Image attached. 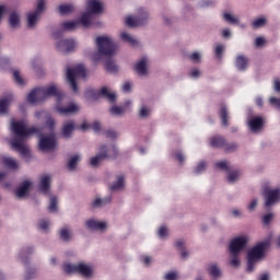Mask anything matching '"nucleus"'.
<instances>
[{
    "mask_svg": "<svg viewBox=\"0 0 280 280\" xmlns=\"http://www.w3.org/2000/svg\"><path fill=\"white\" fill-rule=\"evenodd\" d=\"M80 160H81L80 155H73L72 158H70L68 162V170L74 171Z\"/></svg>",
    "mask_w": 280,
    "mask_h": 280,
    "instance_id": "obj_33",
    "label": "nucleus"
},
{
    "mask_svg": "<svg viewBox=\"0 0 280 280\" xmlns=\"http://www.w3.org/2000/svg\"><path fill=\"white\" fill-rule=\"evenodd\" d=\"M237 178H240V172L237 171H234V172H231L228 176V182L230 183H235V180H237Z\"/></svg>",
    "mask_w": 280,
    "mask_h": 280,
    "instance_id": "obj_44",
    "label": "nucleus"
},
{
    "mask_svg": "<svg viewBox=\"0 0 280 280\" xmlns=\"http://www.w3.org/2000/svg\"><path fill=\"white\" fill-rule=\"evenodd\" d=\"M266 25V19L264 18H258L253 22V27L254 28H259Z\"/></svg>",
    "mask_w": 280,
    "mask_h": 280,
    "instance_id": "obj_42",
    "label": "nucleus"
},
{
    "mask_svg": "<svg viewBox=\"0 0 280 280\" xmlns=\"http://www.w3.org/2000/svg\"><path fill=\"white\" fill-rule=\"evenodd\" d=\"M189 59H190L191 61H194V62H200V60H201V55H200V52L195 51V52H192L191 55H189Z\"/></svg>",
    "mask_w": 280,
    "mask_h": 280,
    "instance_id": "obj_47",
    "label": "nucleus"
},
{
    "mask_svg": "<svg viewBox=\"0 0 280 280\" xmlns=\"http://www.w3.org/2000/svg\"><path fill=\"white\" fill-rule=\"evenodd\" d=\"M32 186V183L28 180L23 182L15 191L18 198H23L28 195V190Z\"/></svg>",
    "mask_w": 280,
    "mask_h": 280,
    "instance_id": "obj_18",
    "label": "nucleus"
},
{
    "mask_svg": "<svg viewBox=\"0 0 280 280\" xmlns=\"http://www.w3.org/2000/svg\"><path fill=\"white\" fill-rule=\"evenodd\" d=\"M62 269L67 275L80 273L85 278H90L93 273L91 267L84 264H79V265L66 264L63 265Z\"/></svg>",
    "mask_w": 280,
    "mask_h": 280,
    "instance_id": "obj_9",
    "label": "nucleus"
},
{
    "mask_svg": "<svg viewBox=\"0 0 280 280\" xmlns=\"http://www.w3.org/2000/svg\"><path fill=\"white\" fill-rule=\"evenodd\" d=\"M149 19V13L143 9H139V16L133 18V16H127L126 18V25L129 27H138L142 26L147 23Z\"/></svg>",
    "mask_w": 280,
    "mask_h": 280,
    "instance_id": "obj_11",
    "label": "nucleus"
},
{
    "mask_svg": "<svg viewBox=\"0 0 280 280\" xmlns=\"http://www.w3.org/2000/svg\"><path fill=\"white\" fill-rule=\"evenodd\" d=\"M165 280H177V273L171 272L165 276Z\"/></svg>",
    "mask_w": 280,
    "mask_h": 280,
    "instance_id": "obj_59",
    "label": "nucleus"
},
{
    "mask_svg": "<svg viewBox=\"0 0 280 280\" xmlns=\"http://www.w3.org/2000/svg\"><path fill=\"white\" fill-rule=\"evenodd\" d=\"M96 46L98 52L93 55V61L97 62L102 59V56L113 57L117 50V44L109 36H97Z\"/></svg>",
    "mask_w": 280,
    "mask_h": 280,
    "instance_id": "obj_3",
    "label": "nucleus"
},
{
    "mask_svg": "<svg viewBox=\"0 0 280 280\" xmlns=\"http://www.w3.org/2000/svg\"><path fill=\"white\" fill-rule=\"evenodd\" d=\"M219 116H220L222 126L229 127V108L225 107L224 105H221Z\"/></svg>",
    "mask_w": 280,
    "mask_h": 280,
    "instance_id": "obj_23",
    "label": "nucleus"
},
{
    "mask_svg": "<svg viewBox=\"0 0 280 280\" xmlns=\"http://www.w3.org/2000/svg\"><path fill=\"white\" fill-rule=\"evenodd\" d=\"M175 159L180 163V164H184L185 162V155L184 153H182V151H177L175 153Z\"/></svg>",
    "mask_w": 280,
    "mask_h": 280,
    "instance_id": "obj_51",
    "label": "nucleus"
},
{
    "mask_svg": "<svg viewBox=\"0 0 280 280\" xmlns=\"http://www.w3.org/2000/svg\"><path fill=\"white\" fill-rule=\"evenodd\" d=\"M51 178L50 176L46 175L42 177L40 184H39V190L44 194H47L50 189Z\"/></svg>",
    "mask_w": 280,
    "mask_h": 280,
    "instance_id": "obj_24",
    "label": "nucleus"
},
{
    "mask_svg": "<svg viewBox=\"0 0 280 280\" xmlns=\"http://www.w3.org/2000/svg\"><path fill=\"white\" fill-rule=\"evenodd\" d=\"M46 125L49 127L50 130H54V128H55V120H54V118H48L46 120Z\"/></svg>",
    "mask_w": 280,
    "mask_h": 280,
    "instance_id": "obj_60",
    "label": "nucleus"
},
{
    "mask_svg": "<svg viewBox=\"0 0 280 280\" xmlns=\"http://www.w3.org/2000/svg\"><path fill=\"white\" fill-rule=\"evenodd\" d=\"M86 228L93 231H104L107 228V224L104 222H97L95 220H89L86 221Z\"/></svg>",
    "mask_w": 280,
    "mask_h": 280,
    "instance_id": "obj_21",
    "label": "nucleus"
},
{
    "mask_svg": "<svg viewBox=\"0 0 280 280\" xmlns=\"http://www.w3.org/2000/svg\"><path fill=\"white\" fill-rule=\"evenodd\" d=\"M13 79H14V82L20 85V86H23L24 85V79L22 78L21 73L19 70H14L13 71Z\"/></svg>",
    "mask_w": 280,
    "mask_h": 280,
    "instance_id": "obj_39",
    "label": "nucleus"
},
{
    "mask_svg": "<svg viewBox=\"0 0 280 280\" xmlns=\"http://www.w3.org/2000/svg\"><path fill=\"white\" fill-rule=\"evenodd\" d=\"M1 163L10 170L19 168V163L16 162V160H13V158H8L7 155H3L1 158Z\"/></svg>",
    "mask_w": 280,
    "mask_h": 280,
    "instance_id": "obj_22",
    "label": "nucleus"
},
{
    "mask_svg": "<svg viewBox=\"0 0 280 280\" xmlns=\"http://www.w3.org/2000/svg\"><path fill=\"white\" fill-rule=\"evenodd\" d=\"M246 244H248V238L246 237H236L232 240L230 243V253L231 255H240V252L246 247Z\"/></svg>",
    "mask_w": 280,
    "mask_h": 280,
    "instance_id": "obj_14",
    "label": "nucleus"
},
{
    "mask_svg": "<svg viewBox=\"0 0 280 280\" xmlns=\"http://www.w3.org/2000/svg\"><path fill=\"white\" fill-rule=\"evenodd\" d=\"M176 247L182 250V258L186 259L189 256V253L185 250V243L183 241H177Z\"/></svg>",
    "mask_w": 280,
    "mask_h": 280,
    "instance_id": "obj_38",
    "label": "nucleus"
},
{
    "mask_svg": "<svg viewBox=\"0 0 280 280\" xmlns=\"http://www.w3.org/2000/svg\"><path fill=\"white\" fill-rule=\"evenodd\" d=\"M91 128L93 129L94 132H101L102 130V125L98 121L93 122V125H91Z\"/></svg>",
    "mask_w": 280,
    "mask_h": 280,
    "instance_id": "obj_54",
    "label": "nucleus"
},
{
    "mask_svg": "<svg viewBox=\"0 0 280 280\" xmlns=\"http://www.w3.org/2000/svg\"><path fill=\"white\" fill-rule=\"evenodd\" d=\"M60 238L63 240V241H66V242H69L70 238H71L70 231L67 230V229H62V230L60 231Z\"/></svg>",
    "mask_w": 280,
    "mask_h": 280,
    "instance_id": "obj_41",
    "label": "nucleus"
},
{
    "mask_svg": "<svg viewBox=\"0 0 280 280\" xmlns=\"http://www.w3.org/2000/svg\"><path fill=\"white\" fill-rule=\"evenodd\" d=\"M40 151H52L57 148V140L55 136H46L39 140Z\"/></svg>",
    "mask_w": 280,
    "mask_h": 280,
    "instance_id": "obj_16",
    "label": "nucleus"
},
{
    "mask_svg": "<svg viewBox=\"0 0 280 280\" xmlns=\"http://www.w3.org/2000/svg\"><path fill=\"white\" fill-rule=\"evenodd\" d=\"M135 70L139 75H147L148 74V59L147 57H142L141 60H139L136 66Z\"/></svg>",
    "mask_w": 280,
    "mask_h": 280,
    "instance_id": "obj_17",
    "label": "nucleus"
},
{
    "mask_svg": "<svg viewBox=\"0 0 280 280\" xmlns=\"http://www.w3.org/2000/svg\"><path fill=\"white\" fill-rule=\"evenodd\" d=\"M80 24H82L80 21H65L60 24L61 28L63 31H74Z\"/></svg>",
    "mask_w": 280,
    "mask_h": 280,
    "instance_id": "obj_25",
    "label": "nucleus"
},
{
    "mask_svg": "<svg viewBox=\"0 0 280 280\" xmlns=\"http://www.w3.org/2000/svg\"><path fill=\"white\" fill-rule=\"evenodd\" d=\"M75 48H77V43L74 39L65 38V39H60L57 43V49L62 54L73 52Z\"/></svg>",
    "mask_w": 280,
    "mask_h": 280,
    "instance_id": "obj_15",
    "label": "nucleus"
},
{
    "mask_svg": "<svg viewBox=\"0 0 280 280\" xmlns=\"http://www.w3.org/2000/svg\"><path fill=\"white\" fill-rule=\"evenodd\" d=\"M73 130H74V122H67L62 127V136L65 138H70L72 132H73Z\"/></svg>",
    "mask_w": 280,
    "mask_h": 280,
    "instance_id": "obj_30",
    "label": "nucleus"
},
{
    "mask_svg": "<svg viewBox=\"0 0 280 280\" xmlns=\"http://www.w3.org/2000/svg\"><path fill=\"white\" fill-rule=\"evenodd\" d=\"M9 25L11 28H19L21 25L20 15L16 12H12L9 16Z\"/></svg>",
    "mask_w": 280,
    "mask_h": 280,
    "instance_id": "obj_26",
    "label": "nucleus"
},
{
    "mask_svg": "<svg viewBox=\"0 0 280 280\" xmlns=\"http://www.w3.org/2000/svg\"><path fill=\"white\" fill-rule=\"evenodd\" d=\"M10 102H11L10 98L0 100V115H5L8 113Z\"/></svg>",
    "mask_w": 280,
    "mask_h": 280,
    "instance_id": "obj_32",
    "label": "nucleus"
},
{
    "mask_svg": "<svg viewBox=\"0 0 280 280\" xmlns=\"http://www.w3.org/2000/svg\"><path fill=\"white\" fill-rule=\"evenodd\" d=\"M270 221H272V213L264 215L262 222H264L265 225L270 224Z\"/></svg>",
    "mask_w": 280,
    "mask_h": 280,
    "instance_id": "obj_56",
    "label": "nucleus"
},
{
    "mask_svg": "<svg viewBox=\"0 0 280 280\" xmlns=\"http://www.w3.org/2000/svg\"><path fill=\"white\" fill-rule=\"evenodd\" d=\"M268 247H270V241H265L247 253V272H253V270H255V264L257 260L264 258V255H266V248Z\"/></svg>",
    "mask_w": 280,
    "mask_h": 280,
    "instance_id": "obj_4",
    "label": "nucleus"
},
{
    "mask_svg": "<svg viewBox=\"0 0 280 280\" xmlns=\"http://www.w3.org/2000/svg\"><path fill=\"white\" fill-rule=\"evenodd\" d=\"M232 260L230 261V265L233 267H238L240 266V255H231Z\"/></svg>",
    "mask_w": 280,
    "mask_h": 280,
    "instance_id": "obj_49",
    "label": "nucleus"
},
{
    "mask_svg": "<svg viewBox=\"0 0 280 280\" xmlns=\"http://www.w3.org/2000/svg\"><path fill=\"white\" fill-rule=\"evenodd\" d=\"M249 128L252 131L261 130V128H264V118H260V116L252 118V120H249Z\"/></svg>",
    "mask_w": 280,
    "mask_h": 280,
    "instance_id": "obj_20",
    "label": "nucleus"
},
{
    "mask_svg": "<svg viewBox=\"0 0 280 280\" xmlns=\"http://www.w3.org/2000/svg\"><path fill=\"white\" fill-rule=\"evenodd\" d=\"M222 52H224V45L219 44L215 46L214 54L218 59H222Z\"/></svg>",
    "mask_w": 280,
    "mask_h": 280,
    "instance_id": "obj_43",
    "label": "nucleus"
},
{
    "mask_svg": "<svg viewBox=\"0 0 280 280\" xmlns=\"http://www.w3.org/2000/svg\"><path fill=\"white\" fill-rule=\"evenodd\" d=\"M206 170H207V162H199V164L196 166L195 172L196 174H200Z\"/></svg>",
    "mask_w": 280,
    "mask_h": 280,
    "instance_id": "obj_46",
    "label": "nucleus"
},
{
    "mask_svg": "<svg viewBox=\"0 0 280 280\" xmlns=\"http://www.w3.org/2000/svg\"><path fill=\"white\" fill-rule=\"evenodd\" d=\"M122 91H124L125 93H128V92L131 91V83H130L129 81H127L126 83H124V85H122Z\"/></svg>",
    "mask_w": 280,
    "mask_h": 280,
    "instance_id": "obj_58",
    "label": "nucleus"
},
{
    "mask_svg": "<svg viewBox=\"0 0 280 280\" xmlns=\"http://www.w3.org/2000/svg\"><path fill=\"white\" fill-rule=\"evenodd\" d=\"M273 89H275L276 92L280 93V80H279V78L275 79Z\"/></svg>",
    "mask_w": 280,
    "mask_h": 280,
    "instance_id": "obj_61",
    "label": "nucleus"
},
{
    "mask_svg": "<svg viewBox=\"0 0 280 280\" xmlns=\"http://www.w3.org/2000/svg\"><path fill=\"white\" fill-rule=\"evenodd\" d=\"M105 136H106V138H109V139H116L117 138V133L115 131H112V130L105 131Z\"/></svg>",
    "mask_w": 280,
    "mask_h": 280,
    "instance_id": "obj_57",
    "label": "nucleus"
},
{
    "mask_svg": "<svg viewBox=\"0 0 280 280\" xmlns=\"http://www.w3.org/2000/svg\"><path fill=\"white\" fill-rule=\"evenodd\" d=\"M266 44V38L264 37H256L255 45L256 47H262Z\"/></svg>",
    "mask_w": 280,
    "mask_h": 280,
    "instance_id": "obj_55",
    "label": "nucleus"
},
{
    "mask_svg": "<svg viewBox=\"0 0 280 280\" xmlns=\"http://www.w3.org/2000/svg\"><path fill=\"white\" fill-rule=\"evenodd\" d=\"M105 69L109 73L118 72V66L115 63V61L113 59H107L105 61Z\"/></svg>",
    "mask_w": 280,
    "mask_h": 280,
    "instance_id": "obj_31",
    "label": "nucleus"
},
{
    "mask_svg": "<svg viewBox=\"0 0 280 280\" xmlns=\"http://www.w3.org/2000/svg\"><path fill=\"white\" fill-rule=\"evenodd\" d=\"M75 10L74 5L69 3V4H60L58 7V11L60 15H69L73 13Z\"/></svg>",
    "mask_w": 280,
    "mask_h": 280,
    "instance_id": "obj_27",
    "label": "nucleus"
},
{
    "mask_svg": "<svg viewBox=\"0 0 280 280\" xmlns=\"http://www.w3.org/2000/svg\"><path fill=\"white\" fill-rule=\"evenodd\" d=\"M214 166L221 171H229V162L225 161L217 162Z\"/></svg>",
    "mask_w": 280,
    "mask_h": 280,
    "instance_id": "obj_45",
    "label": "nucleus"
},
{
    "mask_svg": "<svg viewBox=\"0 0 280 280\" xmlns=\"http://www.w3.org/2000/svg\"><path fill=\"white\" fill-rule=\"evenodd\" d=\"M44 10H45V0H38L36 10L27 14V26L30 28H33L36 26V23Z\"/></svg>",
    "mask_w": 280,
    "mask_h": 280,
    "instance_id": "obj_12",
    "label": "nucleus"
},
{
    "mask_svg": "<svg viewBox=\"0 0 280 280\" xmlns=\"http://www.w3.org/2000/svg\"><path fill=\"white\" fill-rule=\"evenodd\" d=\"M235 65L240 71H246L248 69V57L238 55L235 59Z\"/></svg>",
    "mask_w": 280,
    "mask_h": 280,
    "instance_id": "obj_19",
    "label": "nucleus"
},
{
    "mask_svg": "<svg viewBox=\"0 0 280 280\" xmlns=\"http://www.w3.org/2000/svg\"><path fill=\"white\" fill-rule=\"evenodd\" d=\"M48 211L54 213L58 211V199L57 197H50Z\"/></svg>",
    "mask_w": 280,
    "mask_h": 280,
    "instance_id": "obj_36",
    "label": "nucleus"
},
{
    "mask_svg": "<svg viewBox=\"0 0 280 280\" xmlns=\"http://www.w3.org/2000/svg\"><path fill=\"white\" fill-rule=\"evenodd\" d=\"M223 18H224V20H225L228 23H230V24H232V25H238V24H240V19H237L236 16H234V15L231 14V13H224V14H223Z\"/></svg>",
    "mask_w": 280,
    "mask_h": 280,
    "instance_id": "obj_34",
    "label": "nucleus"
},
{
    "mask_svg": "<svg viewBox=\"0 0 280 280\" xmlns=\"http://www.w3.org/2000/svg\"><path fill=\"white\" fill-rule=\"evenodd\" d=\"M38 228H39V230H42V231H47V230L49 229V222L46 221V220H42V221H39V223H38Z\"/></svg>",
    "mask_w": 280,
    "mask_h": 280,
    "instance_id": "obj_50",
    "label": "nucleus"
},
{
    "mask_svg": "<svg viewBox=\"0 0 280 280\" xmlns=\"http://www.w3.org/2000/svg\"><path fill=\"white\" fill-rule=\"evenodd\" d=\"M120 38L122 42L128 43L131 46H137L138 45V40L136 38H133L129 33L127 32H122L120 34Z\"/></svg>",
    "mask_w": 280,
    "mask_h": 280,
    "instance_id": "obj_29",
    "label": "nucleus"
},
{
    "mask_svg": "<svg viewBox=\"0 0 280 280\" xmlns=\"http://www.w3.org/2000/svg\"><path fill=\"white\" fill-rule=\"evenodd\" d=\"M125 188V176L120 175L117 177V182L110 186L112 191L121 190Z\"/></svg>",
    "mask_w": 280,
    "mask_h": 280,
    "instance_id": "obj_28",
    "label": "nucleus"
},
{
    "mask_svg": "<svg viewBox=\"0 0 280 280\" xmlns=\"http://www.w3.org/2000/svg\"><path fill=\"white\" fill-rule=\"evenodd\" d=\"M85 95L88 97H92V96H101L104 97L106 100H108L109 103L115 104L117 101V95L114 94L113 92H109L108 88H103L100 90V92H95V90H86Z\"/></svg>",
    "mask_w": 280,
    "mask_h": 280,
    "instance_id": "obj_13",
    "label": "nucleus"
},
{
    "mask_svg": "<svg viewBox=\"0 0 280 280\" xmlns=\"http://www.w3.org/2000/svg\"><path fill=\"white\" fill-rule=\"evenodd\" d=\"M92 128V125H89V122H82V125H80V129L82 131L89 130Z\"/></svg>",
    "mask_w": 280,
    "mask_h": 280,
    "instance_id": "obj_63",
    "label": "nucleus"
},
{
    "mask_svg": "<svg viewBox=\"0 0 280 280\" xmlns=\"http://www.w3.org/2000/svg\"><path fill=\"white\" fill-rule=\"evenodd\" d=\"M210 145L214 149L224 148L226 152H234L237 150V144H229L224 136H212V138H210Z\"/></svg>",
    "mask_w": 280,
    "mask_h": 280,
    "instance_id": "obj_10",
    "label": "nucleus"
},
{
    "mask_svg": "<svg viewBox=\"0 0 280 280\" xmlns=\"http://www.w3.org/2000/svg\"><path fill=\"white\" fill-rule=\"evenodd\" d=\"M11 130L18 137L11 140V147L18 151L24 159H31V151L24 139L39 132L37 127H27L24 120H11Z\"/></svg>",
    "mask_w": 280,
    "mask_h": 280,
    "instance_id": "obj_2",
    "label": "nucleus"
},
{
    "mask_svg": "<svg viewBox=\"0 0 280 280\" xmlns=\"http://www.w3.org/2000/svg\"><path fill=\"white\" fill-rule=\"evenodd\" d=\"M49 96H54L57 100L56 112L60 115H72L80 110L79 105L71 103L67 107H61L60 103L65 97L62 90H58L56 85H49L48 88H34L27 95V102L30 104H38L47 100Z\"/></svg>",
    "mask_w": 280,
    "mask_h": 280,
    "instance_id": "obj_1",
    "label": "nucleus"
},
{
    "mask_svg": "<svg viewBox=\"0 0 280 280\" xmlns=\"http://www.w3.org/2000/svg\"><path fill=\"white\" fill-rule=\"evenodd\" d=\"M269 103L272 106H276L277 108H280V98H277L275 96H271V98H269Z\"/></svg>",
    "mask_w": 280,
    "mask_h": 280,
    "instance_id": "obj_52",
    "label": "nucleus"
},
{
    "mask_svg": "<svg viewBox=\"0 0 280 280\" xmlns=\"http://www.w3.org/2000/svg\"><path fill=\"white\" fill-rule=\"evenodd\" d=\"M103 3L97 0H90L88 2V12L83 13L80 18V23L83 27L89 28L93 25V14L103 13Z\"/></svg>",
    "mask_w": 280,
    "mask_h": 280,
    "instance_id": "obj_5",
    "label": "nucleus"
},
{
    "mask_svg": "<svg viewBox=\"0 0 280 280\" xmlns=\"http://www.w3.org/2000/svg\"><path fill=\"white\" fill-rule=\"evenodd\" d=\"M256 208H257V200L254 199V200L250 202V205L248 206V210H249V211H253V210H255Z\"/></svg>",
    "mask_w": 280,
    "mask_h": 280,
    "instance_id": "obj_64",
    "label": "nucleus"
},
{
    "mask_svg": "<svg viewBox=\"0 0 280 280\" xmlns=\"http://www.w3.org/2000/svg\"><path fill=\"white\" fill-rule=\"evenodd\" d=\"M139 115L142 118L149 117L150 109H148V107H141Z\"/></svg>",
    "mask_w": 280,
    "mask_h": 280,
    "instance_id": "obj_53",
    "label": "nucleus"
},
{
    "mask_svg": "<svg viewBox=\"0 0 280 280\" xmlns=\"http://www.w3.org/2000/svg\"><path fill=\"white\" fill-rule=\"evenodd\" d=\"M86 78V69L84 65H77L73 68H68L67 69V80L72 89L73 92H78V83H77V78Z\"/></svg>",
    "mask_w": 280,
    "mask_h": 280,
    "instance_id": "obj_7",
    "label": "nucleus"
},
{
    "mask_svg": "<svg viewBox=\"0 0 280 280\" xmlns=\"http://www.w3.org/2000/svg\"><path fill=\"white\" fill-rule=\"evenodd\" d=\"M208 271H209L210 276H212L213 278L220 277V268H218L217 265H211L208 268Z\"/></svg>",
    "mask_w": 280,
    "mask_h": 280,
    "instance_id": "obj_40",
    "label": "nucleus"
},
{
    "mask_svg": "<svg viewBox=\"0 0 280 280\" xmlns=\"http://www.w3.org/2000/svg\"><path fill=\"white\" fill-rule=\"evenodd\" d=\"M126 112V107H118V105H114L110 107L109 113L115 116H120Z\"/></svg>",
    "mask_w": 280,
    "mask_h": 280,
    "instance_id": "obj_37",
    "label": "nucleus"
},
{
    "mask_svg": "<svg viewBox=\"0 0 280 280\" xmlns=\"http://www.w3.org/2000/svg\"><path fill=\"white\" fill-rule=\"evenodd\" d=\"M262 196L265 198V207L270 208L280 199V189H270V184L262 185Z\"/></svg>",
    "mask_w": 280,
    "mask_h": 280,
    "instance_id": "obj_8",
    "label": "nucleus"
},
{
    "mask_svg": "<svg viewBox=\"0 0 280 280\" xmlns=\"http://www.w3.org/2000/svg\"><path fill=\"white\" fill-rule=\"evenodd\" d=\"M158 234L161 238L166 237L168 235V229L166 226H161Z\"/></svg>",
    "mask_w": 280,
    "mask_h": 280,
    "instance_id": "obj_48",
    "label": "nucleus"
},
{
    "mask_svg": "<svg viewBox=\"0 0 280 280\" xmlns=\"http://www.w3.org/2000/svg\"><path fill=\"white\" fill-rule=\"evenodd\" d=\"M142 261L145 266H150V264L152 262V258L150 256H143Z\"/></svg>",
    "mask_w": 280,
    "mask_h": 280,
    "instance_id": "obj_62",
    "label": "nucleus"
},
{
    "mask_svg": "<svg viewBox=\"0 0 280 280\" xmlns=\"http://www.w3.org/2000/svg\"><path fill=\"white\" fill-rule=\"evenodd\" d=\"M100 151L101 153H98V155H95L94 158L90 159L91 166L97 167L105 160H115L119 154L118 149L117 147H115V144H112V147H108V149L106 145H103L101 147Z\"/></svg>",
    "mask_w": 280,
    "mask_h": 280,
    "instance_id": "obj_6",
    "label": "nucleus"
},
{
    "mask_svg": "<svg viewBox=\"0 0 280 280\" xmlns=\"http://www.w3.org/2000/svg\"><path fill=\"white\" fill-rule=\"evenodd\" d=\"M112 202V197L105 198V199H96L93 201L92 207L100 208L107 203Z\"/></svg>",
    "mask_w": 280,
    "mask_h": 280,
    "instance_id": "obj_35",
    "label": "nucleus"
}]
</instances>
